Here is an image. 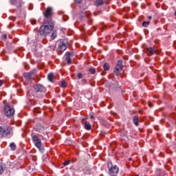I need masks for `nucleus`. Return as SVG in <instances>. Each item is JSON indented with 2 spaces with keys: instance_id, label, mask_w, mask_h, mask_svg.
<instances>
[{
  "instance_id": "nucleus-32",
  "label": "nucleus",
  "mask_w": 176,
  "mask_h": 176,
  "mask_svg": "<svg viewBox=\"0 0 176 176\" xmlns=\"http://www.w3.org/2000/svg\"><path fill=\"white\" fill-rule=\"evenodd\" d=\"M2 85H3V81H2V80H0V87H2Z\"/></svg>"
},
{
  "instance_id": "nucleus-23",
  "label": "nucleus",
  "mask_w": 176,
  "mask_h": 176,
  "mask_svg": "<svg viewBox=\"0 0 176 176\" xmlns=\"http://www.w3.org/2000/svg\"><path fill=\"white\" fill-rule=\"evenodd\" d=\"M150 23H151V21H144L142 23V25L144 27H148V25H149Z\"/></svg>"
},
{
  "instance_id": "nucleus-33",
  "label": "nucleus",
  "mask_w": 176,
  "mask_h": 176,
  "mask_svg": "<svg viewBox=\"0 0 176 176\" xmlns=\"http://www.w3.org/2000/svg\"><path fill=\"white\" fill-rule=\"evenodd\" d=\"M148 19L149 20H151V19H152V16H148Z\"/></svg>"
},
{
  "instance_id": "nucleus-31",
  "label": "nucleus",
  "mask_w": 176,
  "mask_h": 176,
  "mask_svg": "<svg viewBox=\"0 0 176 176\" xmlns=\"http://www.w3.org/2000/svg\"><path fill=\"white\" fill-rule=\"evenodd\" d=\"M75 2H76V3H80V2L82 1V0H74Z\"/></svg>"
},
{
  "instance_id": "nucleus-21",
  "label": "nucleus",
  "mask_w": 176,
  "mask_h": 176,
  "mask_svg": "<svg viewBox=\"0 0 176 176\" xmlns=\"http://www.w3.org/2000/svg\"><path fill=\"white\" fill-rule=\"evenodd\" d=\"M51 39H52V41H54V39H56V38H57V32H54L52 34H51Z\"/></svg>"
},
{
  "instance_id": "nucleus-3",
  "label": "nucleus",
  "mask_w": 176,
  "mask_h": 176,
  "mask_svg": "<svg viewBox=\"0 0 176 176\" xmlns=\"http://www.w3.org/2000/svg\"><path fill=\"white\" fill-rule=\"evenodd\" d=\"M33 89L37 94V98H42L43 97V94L46 93V87L41 84L34 85L33 86Z\"/></svg>"
},
{
  "instance_id": "nucleus-36",
  "label": "nucleus",
  "mask_w": 176,
  "mask_h": 176,
  "mask_svg": "<svg viewBox=\"0 0 176 176\" xmlns=\"http://www.w3.org/2000/svg\"><path fill=\"white\" fill-rule=\"evenodd\" d=\"M82 120H83V121L86 120V118H82Z\"/></svg>"
},
{
  "instance_id": "nucleus-8",
  "label": "nucleus",
  "mask_w": 176,
  "mask_h": 176,
  "mask_svg": "<svg viewBox=\"0 0 176 176\" xmlns=\"http://www.w3.org/2000/svg\"><path fill=\"white\" fill-rule=\"evenodd\" d=\"M23 76L27 83H32V80H34V72H25L23 74Z\"/></svg>"
},
{
  "instance_id": "nucleus-5",
  "label": "nucleus",
  "mask_w": 176,
  "mask_h": 176,
  "mask_svg": "<svg viewBox=\"0 0 176 176\" xmlns=\"http://www.w3.org/2000/svg\"><path fill=\"white\" fill-rule=\"evenodd\" d=\"M4 115L7 118H13L14 116V109L10 107L9 104H6L4 106Z\"/></svg>"
},
{
  "instance_id": "nucleus-17",
  "label": "nucleus",
  "mask_w": 176,
  "mask_h": 176,
  "mask_svg": "<svg viewBox=\"0 0 176 176\" xmlns=\"http://www.w3.org/2000/svg\"><path fill=\"white\" fill-rule=\"evenodd\" d=\"M54 78V74L53 73H50L47 75V79L50 82H53V78Z\"/></svg>"
},
{
  "instance_id": "nucleus-35",
  "label": "nucleus",
  "mask_w": 176,
  "mask_h": 176,
  "mask_svg": "<svg viewBox=\"0 0 176 176\" xmlns=\"http://www.w3.org/2000/svg\"><path fill=\"white\" fill-rule=\"evenodd\" d=\"M129 160L131 161V160H133V158H129Z\"/></svg>"
},
{
  "instance_id": "nucleus-13",
  "label": "nucleus",
  "mask_w": 176,
  "mask_h": 176,
  "mask_svg": "<svg viewBox=\"0 0 176 176\" xmlns=\"http://www.w3.org/2000/svg\"><path fill=\"white\" fill-rule=\"evenodd\" d=\"M148 56H153L155 53H156V50L152 47H149L146 48Z\"/></svg>"
},
{
  "instance_id": "nucleus-30",
  "label": "nucleus",
  "mask_w": 176,
  "mask_h": 176,
  "mask_svg": "<svg viewBox=\"0 0 176 176\" xmlns=\"http://www.w3.org/2000/svg\"><path fill=\"white\" fill-rule=\"evenodd\" d=\"M31 23L32 24V25H35V24H36V21L32 20Z\"/></svg>"
},
{
  "instance_id": "nucleus-12",
  "label": "nucleus",
  "mask_w": 176,
  "mask_h": 176,
  "mask_svg": "<svg viewBox=\"0 0 176 176\" xmlns=\"http://www.w3.org/2000/svg\"><path fill=\"white\" fill-rule=\"evenodd\" d=\"M21 1L22 0H10V3L13 6H16L17 9L21 8Z\"/></svg>"
},
{
  "instance_id": "nucleus-26",
  "label": "nucleus",
  "mask_w": 176,
  "mask_h": 176,
  "mask_svg": "<svg viewBox=\"0 0 176 176\" xmlns=\"http://www.w3.org/2000/svg\"><path fill=\"white\" fill-rule=\"evenodd\" d=\"M77 78L78 79H82V78H83V74L82 73H78L77 74Z\"/></svg>"
},
{
  "instance_id": "nucleus-11",
  "label": "nucleus",
  "mask_w": 176,
  "mask_h": 176,
  "mask_svg": "<svg viewBox=\"0 0 176 176\" xmlns=\"http://www.w3.org/2000/svg\"><path fill=\"white\" fill-rule=\"evenodd\" d=\"M72 56H74V53L72 52H67L65 53V60L68 65H71V64H72V59H71V57H72Z\"/></svg>"
},
{
  "instance_id": "nucleus-28",
  "label": "nucleus",
  "mask_w": 176,
  "mask_h": 176,
  "mask_svg": "<svg viewBox=\"0 0 176 176\" xmlns=\"http://www.w3.org/2000/svg\"><path fill=\"white\" fill-rule=\"evenodd\" d=\"M81 85H87V80L86 79L81 80Z\"/></svg>"
},
{
  "instance_id": "nucleus-25",
  "label": "nucleus",
  "mask_w": 176,
  "mask_h": 176,
  "mask_svg": "<svg viewBox=\"0 0 176 176\" xmlns=\"http://www.w3.org/2000/svg\"><path fill=\"white\" fill-rule=\"evenodd\" d=\"M89 71L90 74H92L93 75H94L96 74V69H94V68H90L89 69Z\"/></svg>"
},
{
  "instance_id": "nucleus-15",
  "label": "nucleus",
  "mask_w": 176,
  "mask_h": 176,
  "mask_svg": "<svg viewBox=\"0 0 176 176\" xmlns=\"http://www.w3.org/2000/svg\"><path fill=\"white\" fill-rule=\"evenodd\" d=\"M104 3H105V1L104 0H96L95 1L96 6H101L102 5H104Z\"/></svg>"
},
{
  "instance_id": "nucleus-6",
  "label": "nucleus",
  "mask_w": 176,
  "mask_h": 176,
  "mask_svg": "<svg viewBox=\"0 0 176 176\" xmlns=\"http://www.w3.org/2000/svg\"><path fill=\"white\" fill-rule=\"evenodd\" d=\"M32 140L36 148H38V149L42 151V141L41 140V138L36 135H32Z\"/></svg>"
},
{
  "instance_id": "nucleus-14",
  "label": "nucleus",
  "mask_w": 176,
  "mask_h": 176,
  "mask_svg": "<svg viewBox=\"0 0 176 176\" xmlns=\"http://www.w3.org/2000/svg\"><path fill=\"white\" fill-rule=\"evenodd\" d=\"M139 118H138V116H135L133 118V122L135 124V126H138L139 124H138V122H139Z\"/></svg>"
},
{
  "instance_id": "nucleus-1",
  "label": "nucleus",
  "mask_w": 176,
  "mask_h": 176,
  "mask_svg": "<svg viewBox=\"0 0 176 176\" xmlns=\"http://www.w3.org/2000/svg\"><path fill=\"white\" fill-rule=\"evenodd\" d=\"M44 25L41 26L38 33L40 35H49L54 28V22L44 23Z\"/></svg>"
},
{
  "instance_id": "nucleus-20",
  "label": "nucleus",
  "mask_w": 176,
  "mask_h": 176,
  "mask_svg": "<svg viewBox=\"0 0 176 176\" xmlns=\"http://www.w3.org/2000/svg\"><path fill=\"white\" fill-rule=\"evenodd\" d=\"M10 149L12 150V151H16V144H14V142H12V143L10 144Z\"/></svg>"
},
{
  "instance_id": "nucleus-4",
  "label": "nucleus",
  "mask_w": 176,
  "mask_h": 176,
  "mask_svg": "<svg viewBox=\"0 0 176 176\" xmlns=\"http://www.w3.org/2000/svg\"><path fill=\"white\" fill-rule=\"evenodd\" d=\"M107 166L109 168V173L111 176H117L119 173V168L116 165H113L112 162L109 161L107 162Z\"/></svg>"
},
{
  "instance_id": "nucleus-37",
  "label": "nucleus",
  "mask_w": 176,
  "mask_h": 176,
  "mask_svg": "<svg viewBox=\"0 0 176 176\" xmlns=\"http://www.w3.org/2000/svg\"><path fill=\"white\" fill-rule=\"evenodd\" d=\"M175 16H176V12H175Z\"/></svg>"
},
{
  "instance_id": "nucleus-19",
  "label": "nucleus",
  "mask_w": 176,
  "mask_h": 176,
  "mask_svg": "<svg viewBox=\"0 0 176 176\" xmlns=\"http://www.w3.org/2000/svg\"><path fill=\"white\" fill-rule=\"evenodd\" d=\"M103 68L104 71H109L111 67L109 66V64L105 63L103 65Z\"/></svg>"
},
{
  "instance_id": "nucleus-18",
  "label": "nucleus",
  "mask_w": 176,
  "mask_h": 176,
  "mask_svg": "<svg viewBox=\"0 0 176 176\" xmlns=\"http://www.w3.org/2000/svg\"><path fill=\"white\" fill-rule=\"evenodd\" d=\"M111 89H113V90H118L119 89V85L118 84H111L110 85Z\"/></svg>"
},
{
  "instance_id": "nucleus-10",
  "label": "nucleus",
  "mask_w": 176,
  "mask_h": 176,
  "mask_svg": "<svg viewBox=\"0 0 176 176\" xmlns=\"http://www.w3.org/2000/svg\"><path fill=\"white\" fill-rule=\"evenodd\" d=\"M67 46L68 42L67 41V40H60L58 50H60V52H65V50H67Z\"/></svg>"
},
{
  "instance_id": "nucleus-7",
  "label": "nucleus",
  "mask_w": 176,
  "mask_h": 176,
  "mask_svg": "<svg viewBox=\"0 0 176 176\" xmlns=\"http://www.w3.org/2000/svg\"><path fill=\"white\" fill-rule=\"evenodd\" d=\"M10 130L9 126H0V135L1 137H8L10 134Z\"/></svg>"
},
{
  "instance_id": "nucleus-24",
  "label": "nucleus",
  "mask_w": 176,
  "mask_h": 176,
  "mask_svg": "<svg viewBox=\"0 0 176 176\" xmlns=\"http://www.w3.org/2000/svg\"><path fill=\"white\" fill-rule=\"evenodd\" d=\"M1 39L3 41H6V39H8V35H6V34H3L1 35Z\"/></svg>"
},
{
  "instance_id": "nucleus-27",
  "label": "nucleus",
  "mask_w": 176,
  "mask_h": 176,
  "mask_svg": "<svg viewBox=\"0 0 176 176\" xmlns=\"http://www.w3.org/2000/svg\"><path fill=\"white\" fill-rule=\"evenodd\" d=\"M5 168H3V166L2 165H0V175L3 173Z\"/></svg>"
},
{
  "instance_id": "nucleus-29",
  "label": "nucleus",
  "mask_w": 176,
  "mask_h": 176,
  "mask_svg": "<svg viewBox=\"0 0 176 176\" xmlns=\"http://www.w3.org/2000/svg\"><path fill=\"white\" fill-rule=\"evenodd\" d=\"M69 163H71V160L65 161L63 162V166H68V164H69Z\"/></svg>"
},
{
  "instance_id": "nucleus-22",
  "label": "nucleus",
  "mask_w": 176,
  "mask_h": 176,
  "mask_svg": "<svg viewBox=\"0 0 176 176\" xmlns=\"http://www.w3.org/2000/svg\"><path fill=\"white\" fill-rule=\"evenodd\" d=\"M67 81L63 80L60 82V87H67Z\"/></svg>"
},
{
  "instance_id": "nucleus-9",
  "label": "nucleus",
  "mask_w": 176,
  "mask_h": 176,
  "mask_svg": "<svg viewBox=\"0 0 176 176\" xmlns=\"http://www.w3.org/2000/svg\"><path fill=\"white\" fill-rule=\"evenodd\" d=\"M123 70V61L118 60L117 62V65L116 67L113 69L114 74L118 76V75H120V71Z\"/></svg>"
},
{
  "instance_id": "nucleus-2",
  "label": "nucleus",
  "mask_w": 176,
  "mask_h": 176,
  "mask_svg": "<svg viewBox=\"0 0 176 176\" xmlns=\"http://www.w3.org/2000/svg\"><path fill=\"white\" fill-rule=\"evenodd\" d=\"M44 16V23H54L53 21V16L54 15V12L53 8L47 7L46 10L43 12Z\"/></svg>"
},
{
  "instance_id": "nucleus-16",
  "label": "nucleus",
  "mask_w": 176,
  "mask_h": 176,
  "mask_svg": "<svg viewBox=\"0 0 176 176\" xmlns=\"http://www.w3.org/2000/svg\"><path fill=\"white\" fill-rule=\"evenodd\" d=\"M84 128L85 129V130H91V125L90 124V123H89V122L86 121L84 123Z\"/></svg>"
},
{
  "instance_id": "nucleus-34",
  "label": "nucleus",
  "mask_w": 176,
  "mask_h": 176,
  "mask_svg": "<svg viewBox=\"0 0 176 176\" xmlns=\"http://www.w3.org/2000/svg\"><path fill=\"white\" fill-rule=\"evenodd\" d=\"M90 119H94V116H90Z\"/></svg>"
}]
</instances>
